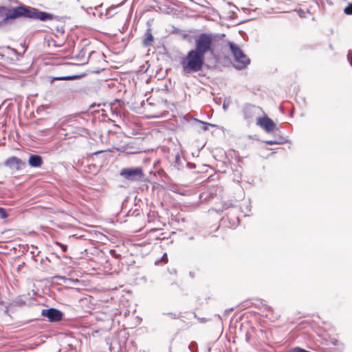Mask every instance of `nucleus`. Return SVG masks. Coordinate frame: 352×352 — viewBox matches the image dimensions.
Instances as JSON below:
<instances>
[{
  "instance_id": "f257e3e1",
  "label": "nucleus",
  "mask_w": 352,
  "mask_h": 352,
  "mask_svg": "<svg viewBox=\"0 0 352 352\" xmlns=\"http://www.w3.org/2000/svg\"><path fill=\"white\" fill-rule=\"evenodd\" d=\"M215 38L216 36L210 32L201 33L195 38V47L188 52L180 63L184 74L196 73L203 69L205 56L214 54Z\"/></svg>"
},
{
  "instance_id": "f03ea898",
  "label": "nucleus",
  "mask_w": 352,
  "mask_h": 352,
  "mask_svg": "<svg viewBox=\"0 0 352 352\" xmlns=\"http://www.w3.org/2000/svg\"><path fill=\"white\" fill-rule=\"evenodd\" d=\"M21 16L38 19L41 21L52 20L54 17L53 14L50 13L26 6H19L12 9L6 7L0 8V24L9 19H14Z\"/></svg>"
},
{
  "instance_id": "7ed1b4c3",
  "label": "nucleus",
  "mask_w": 352,
  "mask_h": 352,
  "mask_svg": "<svg viewBox=\"0 0 352 352\" xmlns=\"http://www.w3.org/2000/svg\"><path fill=\"white\" fill-rule=\"evenodd\" d=\"M120 175L130 182L142 181L144 176L142 168L138 166L124 168L120 170Z\"/></svg>"
},
{
  "instance_id": "20e7f679",
  "label": "nucleus",
  "mask_w": 352,
  "mask_h": 352,
  "mask_svg": "<svg viewBox=\"0 0 352 352\" xmlns=\"http://www.w3.org/2000/svg\"><path fill=\"white\" fill-rule=\"evenodd\" d=\"M263 113V110L261 107L253 105L246 104L243 108V116L245 119L248 122H252L254 119H256L260 117V115Z\"/></svg>"
},
{
  "instance_id": "39448f33",
  "label": "nucleus",
  "mask_w": 352,
  "mask_h": 352,
  "mask_svg": "<svg viewBox=\"0 0 352 352\" xmlns=\"http://www.w3.org/2000/svg\"><path fill=\"white\" fill-rule=\"evenodd\" d=\"M41 316L47 318L50 322H59L63 319V314L56 308L43 309L41 311Z\"/></svg>"
},
{
  "instance_id": "423d86ee",
  "label": "nucleus",
  "mask_w": 352,
  "mask_h": 352,
  "mask_svg": "<svg viewBox=\"0 0 352 352\" xmlns=\"http://www.w3.org/2000/svg\"><path fill=\"white\" fill-rule=\"evenodd\" d=\"M4 165L11 170L18 171L23 169L26 166V163L20 158L12 156L5 161Z\"/></svg>"
},
{
  "instance_id": "0eeeda50",
  "label": "nucleus",
  "mask_w": 352,
  "mask_h": 352,
  "mask_svg": "<svg viewBox=\"0 0 352 352\" xmlns=\"http://www.w3.org/2000/svg\"><path fill=\"white\" fill-rule=\"evenodd\" d=\"M256 124L260 126L267 133H270L275 129L274 121L266 116L264 117H258Z\"/></svg>"
},
{
  "instance_id": "6e6552de",
  "label": "nucleus",
  "mask_w": 352,
  "mask_h": 352,
  "mask_svg": "<svg viewBox=\"0 0 352 352\" xmlns=\"http://www.w3.org/2000/svg\"><path fill=\"white\" fill-rule=\"evenodd\" d=\"M43 160L41 156L36 154H30L28 159V164L32 168H38L41 166Z\"/></svg>"
},
{
  "instance_id": "1a4fd4ad",
  "label": "nucleus",
  "mask_w": 352,
  "mask_h": 352,
  "mask_svg": "<svg viewBox=\"0 0 352 352\" xmlns=\"http://www.w3.org/2000/svg\"><path fill=\"white\" fill-rule=\"evenodd\" d=\"M229 47L234 56V61L241 58V56H243L244 53L238 45H236L234 43L230 42Z\"/></svg>"
},
{
  "instance_id": "9d476101",
  "label": "nucleus",
  "mask_w": 352,
  "mask_h": 352,
  "mask_svg": "<svg viewBox=\"0 0 352 352\" xmlns=\"http://www.w3.org/2000/svg\"><path fill=\"white\" fill-rule=\"evenodd\" d=\"M236 64L234 65V67L237 69H243L245 68L250 63V58L244 54L243 56L235 61Z\"/></svg>"
},
{
  "instance_id": "9b49d317",
  "label": "nucleus",
  "mask_w": 352,
  "mask_h": 352,
  "mask_svg": "<svg viewBox=\"0 0 352 352\" xmlns=\"http://www.w3.org/2000/svg\"><path fill=\"white\" fill-rule=\"evenodd\" d=\"M184 163H186V160L182 158L179 154L175 155L174 166L177 170H180L184 166Z\"/></svg>"
},
{
  "instance_id": "f8f14e48",
  "label": "nucleus",
  "mask_w": 352,
  "mask_h": 352,
  "mask_svg": "<svg viewBox=\"0 0 352 352\" xmlns=\"http://www.w3.org/2000/svg\"><path fill=\"white\" fill-rule=\"evenodd\" d=\"M154 38L152 34L150 32V30H148L146 32V37L144 39V45L145 46H149L151 44V42L153 41Z\"/></svg>"
},
{
  "instance_id": "ddd939ff",
  "label": "nucleus",
  "mask_w": 352,
  "mask_h": 352,
  "mask_svg": "<svg viewBox=\"0 0 352 352\" xmlns=\"http://www.w3.org/2000/svg\"><path fill=\"white\" fill-rule=\"evenodd\" d=\"M76 76H58V77H53L51 79L50 83H53L56 80H72L76 78Z\"/></svg>"
},
{
  "instance_id": "4468645a",
  "label": "nucleus",
  "mask_w": 352,
  "mask_h": 352,
  "mask_svg": "<svg viewBox=\"0 0 352 352\" xmlns=\"http://www.w3.org/2000/svg\"><path fill=\"white\" fill-rule=\"evenodd\" d=\"M195 122H198V123H199V124L203 125V128L202 129H203V130L204 131H208L209 126H214V124H210V123H208V122H206L201 121V120H199L198 119H195Z\"/></svg>"
},
{
  "instance_id": "2eb2a0df",
  "label": "nucleus",
  "mask_w": 352,
  "mask_h": 352,
  "mask_svg": "<svg viewBox=\"0 0 352 352\" xmlns=\"http://www.w3.org/2000/svg\"><path fill=\"white\" fill-rule=\"evenodd\" d=\"M188 349L191 352H197V345L194 341L191 342L188 346Z\"/></svg>"
},
{
  "instance_id": "dca6fc26",
  "label": "nucleus",
  "mask_w": 352,
  "mask_h": 352,
  "mask_svg": "<svg viewBox=\"0 0 352 352\" xmlns=\"http://www.w3.org/2000/svg\"><path fill=\"white\" fill-rule=\"evenodd\" d=\"M344 12L347 15L352 14V3H349L344 10Z\"/></svg>"
},
{
  "instance_id": "f3484780",
  "label": "nucleus",
  "mask_w": 352,
  "mask_h": 352,
  "mask_svg": "<svg viewBox=\"0 0 352 352\" xmlns=\"http://www.w3.org/2000/svg\"><path fill=\"white\" fill-rule=\"evenodd\" d=\"M280 140H282L283 139ZM265 142L268 145L283 144V141H276L275 140H267Z\"/></svg>"
},
{
  "instance_id": "a211bd4d",
  "label": "nucleus",
  "mask_w": 352,
  "mask_h": 352,
  "mask_svg": "<svg viewBox=\"0 0 352 352\" xmlns=\"http://www.w3.org/2000/svg\"><path fill=\"white\" fill-rule=\"evenodd\" d=\"M8 213L6 212V210L2 208V207H0V217L3 219H5L8 217Z\"/></svg>"
},
{
  "instance_id": "6ab92c4d",
  "label": "nucleus",
  "mask_w": 352,
  "mask_h": 352,
  "mask_svg": "<svg viewBox=\"0 0 352 352\" xmlns=\"http://www.w3.org/2000/svg\"><path fill=\"white\" fill-rule=\"evenodd\" d=\"M56 244L57 245H58V246L61 248V250H63V252H65L67 251V245H64V244H63V243H59V242H56Z\"/></svg>"
},
{
  "instance_id": "aec40b11",
  "label": "nucleus",
  "mask_w": 352,
  "mask_h": 352,
  "mask_svg": "<svg viewBox=\"0 0 352 352\" xmlns=\"http://www.w3.org/2000/svg\"><path fill=\"white\" fill-rule=\"evenodd\" d=\"M280 139H283V140H282V141H283V144H284V143L287 142V139H286L285 138H284V137H283V136H280V135H279V136H278V137H276V138H274V140H275L276 141H281Z\"/></svg>"
},
{
  "instance_id": "412c9836",
  "label": "nucleus",
  "mask_w": 352,
  "mask_h": 352,
  "mask_svg": "<svg viewBox=\"0 0 352 352\" xmlns=\"http://www.w3.org/2000/svg\"><path fill=\"white\" fill-rule=\"evenodd\" d=\"M347 60L349 62L351 66L352 67V56H351V52L349 51L347 54Z\"/></svg>"
},
{
  "instance_id": "4be33fe9",
  "label": "nucleus",
  "mask_w": 352,
  "mask_h": 352,
  "mask_svg": "<svg viewBox=\"0 0 352 352\" xmlns=\"http://www.w3.org/2000/svg\"><path fill=\"white\" fill-rule=\"evenodd\" d=\"M263 308H264V310H265V311H272V307H270V306L264 305V306H263Z\"/></svg>"
},
{
  "instance_id": "5701e85b",
  "label": "nucleus",
  "mask_w": 352,
  "mask_h": 352,
  "mask_svg": "<svg viewBox=\"0 0 352 352\" xmlns=\"http://www.w3.org/2000/svg\"><path fill=\"white\" fill-rule=\"evenodd\" d=\"M62 279H64V280H69L71 282H78V279H71V278H65V277H61Z\"/></svg>"
},
{
  "instance_id": "b1692460",
  "label": "nucleus",
  "mask_w": 352,
  "mask_h": 352,
  "mask_svg": "<svg viewBox=\"0 0 352 352\" xmlns=\"http://www.w3.org/2000/svg\"><path fill=\"white\" fill-rule=\"evenodd\" d=\"M228 106H229V104L228 103H226V102H224L223 104V109L224 110H226L228 108Z\"/></svg>"
},
{
  "instance_id": "393cba45",
  "label": "nucleus",
  "mask_w": 352,
  "mask_h": 352,
  "mask_svg": "<svg viewBox=\"0 0 352 352\" xmlns=\"http://www.w3.org/2000/svg\"><path fill=\"white\" fill-rule=\"evenodd\" d=\"M183 38H186V39H188V41H190V38H190L189 34H184V35H183Z\"/></svg>"
},
{
  "instance_id": "a878e982",
  "label": "nucleus",
  "mask_w": 352,
  "mask_h": 352,
  "mask_svg": "<svg viewBox=\"0 0 352 352\" xmlns=\"http://www.w3.org/2000/svg\"><path fill=\"white\" fill-rule=\"evenodd\" d=\"M115 253H116V250H110V254H115Z\"/></svg>"
},
{
  "instance_id": "bb28decb",
  "label": "nucleus",
  "mask_w": 352,
  "mask_h": 352,
  "mask_svg": "<svg viewBox=\"0 0 352 352\" xmlns=\"http://www.w3.org/2000/svg\"><path fill=\"white\" fill-rule=\"evenodd\" d=\"M66 86H67V85H66L65 83H63V84H61V85H60V87H61L62 88H64V87H65Z\"/></svg>"
},
{
  "instance_id": "cd10ccee",
  "label": "nucleus",
  "mask_w": 352,
  "mask_h": 352,
  "mask_svg": "<svg viewBox=\"0 0 352 352\" xmlns=\"http://www.w3.org/2000/svg\"><path fill=\"white\" fill-rule=\"evenodd\" d=\"M187 164H188V166H190V167L195 166V164H190V163H188V162L187 163Z\"/></svg>"
},
{
  "instance_id": "c85d7f7f",
  "label": "nucleus",
  "mask_w": 352,
  "mask_h": 352,
  "mask_svg": "<svg viewBox=\"0 0 352 352\" xmlns=\"http://www.w3.org/2000/svg\"><path fill=\"white\" fill-rule=\"evenodd\" d=\"M3 58V55L0 52V60H2Z\"/></svg>"
},
{
  "instance_id": "c756f323",
  "label": "nucleus",
  "mask_w": 352,
  "mask_h": 352,
  "mask_svg": "<svg viewBox=\"0 0 352 352\" xmlns=\"http://www.w3.org/2000/svg\"><path fill=\"white\" fill-rule=\"evenodd\" d=\"M228 207H225L223 206V208L221 209V210L223 211V210H226Z\"/></svg>"
},
{
  "instance_id": "7c9ffc66",
  "label": "nucleus",
  "mask_w": 352,
  "mask_h": 352,
  "mask_svg": "<svg viewBox=\"0 0 352 352\" xmlns=\"http://www.w3.org/2000/svg\"><path fill=\"white\" fill-rule=\"evenodd\" d=\"M194 239V237L193 236H190L189 237V240H193Z\"/></svg>"
},
{
  "instance_id": "2f4dec72",
  "label": "nucleus",
  "mask_w": 352,
  "mask_h": 352,
  "mask_svg": "<svg viewBox=\"0 0 352 352\" xmlns=\"http://www.w3.org/2000/svg\"><path fill=\"white\" fill-rule=\"evenodd\" d=\"M12 50L14 52V53H15V54L16 53V50L12 49Z\"/></svg>"
},
{
  "instance_id": "473e14b6",
  "label": "nucleus",
  "mask_w": 352,
  "mask_h": 352,
  "mask_svg": "<svg viewBox=\"0 0 352 352\" xmlns=\"http://www.w3.org/2000/svg\"><path fill=\"white\" fill-rule=\"evenodd\" d=\"M166 254L162 256V259H165Z\"/></svg>"
},
{
  "instance_id": "72a5a7b5",
  "label": "nucleus",
  "mask_w": 352,
  "mask_h": 352,
  "mask_svg": "<svg viewBox=\"0 0 352 352\" xmlns=\"http://www.w3.org/2000/svg\"><path fill=\"white\" fill-rule=\"evenodd\" d=\"M102 151H100L98 152H97L96 153H102Z\"/></svg>"
}]
</instances>
